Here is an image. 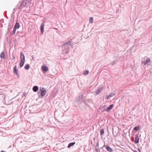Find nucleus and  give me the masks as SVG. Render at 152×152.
Instances as JSON below:
<instances>
[{"instance_id":"6e6552de","label":"nucleus","mask_w":152,"mask_h":152,"mask_svg":"<svg viewBox=\"0 0 152 152\" xmlns=\"http://www.w3.org/2000/svg\"><path fill=\"white\" fill-rule=\"evenodd\" d=\"M103 87H101L97 89L96 91V95H98L103 89Z\"/></svg>"},{"instance_id":"a211bd4d","label":"nucleus","mask_w":152,"mask_h":152,"mask_svg":"<svg viewBox=\"0 0 152 152\" xmlns=\"http://www.w3.org/2000/svg\"><path fill=\"white\" fill-rule=\"evenodd\" d=\"M5 54L4 52H2L0 54V57L2 58H4Z\"/></svg>"},{"instance_id":"cd10ccee","label":"nucleus","mask_w":152,"mask_h":152,"mask_svg":"<svg viewBox=\"0 0 152 152\" xmlns=\"http://www.w3.org/2000/svg\"><path fill=\"white\" fill-rule=\"evenodd\" d=\"M99 141H98L97 142L96 144V145L95 146V147H98L99 146Z\"/></svg>"},{"instance_id":"f257e3e1","label":"nucleus","mask_w":152,"mask_h":152,"mask_svg":"<svg viewBox=\"0 0 152 152\" xmlns=\"http://www.w3.org/2000/svg\"><path fill=\"white\" fill-rule=\"evenodd\" d=\"M72 39H70L69 41L66 42L63 44L62 46L63 49V51L64 53H68L70 48V46L72 45L71 43L72 42Z\"/></svg>"},{"instance_id":"393cba45","label":"nucleus","mask_w":152,"mask_h":152,"mask_svg":"<svg viewBox=\"0 0 152 152\" xmlns=\"http://www.w3.org/2000/svg\"><path fill=\"white\" fill-rule=\"evenodd\" d=\"M106 107H107V105L106 104H105L104 106H103L102 107L101 106L100 108V109H103V108H104V110H105V109Z\"/></svg>"},{"instance_id":"aec40b11","label":"nucleus","mask_w":152,"mask_h":152,"mask_svg":"<svg viewBox=\"0 0 152 152\" xmlns=\"http://www.w3.org/2000/svg\"><path fill=\"white\" fill-rule=\"evenodd\" d=\"M30 68V65L29 64H27L25 66L24 68L28 70Z\"/></svg>"},{"instance_id":"dca6fc26","label":"nucleus","mask_w":152,"mask_h":152,"mask_svg":"<svg viewBox=\"0 0 152 152\" xmlns=\"http://www.w3.org/2000/svg\"><path fill=\"white\" fill-rule=\"evenodd\" d=\"M25 60L23 61L22 60H20V67H22L23 66V65L24 64V62H25Z\"/></svg>"},{"instance_id":"b1692460","label":"nucleus","mask_w":152,"mask_h":152,"mask_svg":"<svg viewBox=\"0 0 152 152\" xmlns=\"http://www.w3.org/2000/svg\"><path fill=\"white\" fill-rule=\"evenodd\" d=\"M89 73V71L88 70L85 71L83 72V74L84 75H87Z\"/></svg>"},{"instance_id":"a878e982","label":"nucleus","mask_w":152,"mask_h":152,"mask_svg":"<svg viewBox=\"0 0 152 152\" xmlns=\"http://www.w3.org/2000/svg\"><path fill=\"white\" fill-rule=\"evenodd\" d=\"M95 151L96 152H100V150L99 148H96L95 149Z\"/></svg>"},{"instance_id":"c756f323","label":"nucleus","mask_w":152,"mask_h":152,"mask_svg":"<svg viewBox=\"0 0 152 152\" xmlns=\"http://www.w3.org/2000/svg\"><path fill=\"white\" fill-rule=\"evenodd\" d=\"M12 57L13 59L14 60L15 59V57L13 54L12 55Z\"/></svg>"},{"instance_id":"412c9836","label":"nucleus","mask_w":152,"mask_h":152,"mask_svg":"<svg viewBox=\"0 0 152 152\" xmlns=\"http://www.w3.org/2000/svg\"><path fill=\"white\" fill-rule=\"evenodd\" d=\"M115 95V94L113 93H112L110 94L107 97V99H109L110 97L113 96H114Z\"/></svg>"},{"instance_id":"f8f14e48","label":"nucleus","mask_w":152,"mask_h":152,"mask_svg":"<svg viewBox=\"0 0 152 152\" xmlns=\"http://www.w3.org/2000/svg\"><path fill=\"white\" fill-rule=\"evenodd\" d=\"M42 70L45 72L47 71L48 70V67L46 66H42Z\"/></svg>"},{"instance_id":"4be33fe9","label":"nucleus","mask_w":152,"mask_h":152,"mask_svg":"<svg viewBox=\"0 0 152 152\" xmlns=\"http://www.w3.org/2000/svg\"><path fill=\"white\" fill-rule=\"evenodd\" d=\"M93 18L91 17L89 19V23H93Z\"/></svg>"},{"instance_id":"6ab92c4d","label":"nucleus","mask_w":152,"mask_h":152,"mask_svg":"<svg viewBox=\"0 0 152 152\" xmlns=\"http://www.w3.org/2000/svg\"><path fill=\"white\" fill-rule=\"evenodd\" d=\"M150 60L149 59H147L146 61H143L142 63H143L145 65L147 64L148 62L150 61Z\"/></svg>"},{"instance_id":"f3484780","label":"nucleus","mask_w":152,"mask_h":152,"mask_svg":"<svg viewBox=\"0 0 152 152\" xmlns=\"http://www.w3.org/2000/svg\"><path fill=\"white\" fill-rule=\"evenodd\" d=\"M75 143V142H71L68 145V146L67 147L68 148H69L73 146V145H74Z\"/></svg>"},{"instance_id":"39448f33","label":"nucleus","mask_w":152,"mask_h":152,"mask_svg":"<svg viewBox=\"0 0 152 152\" xmlns=\"http://www.w3.org/2000/svg\"><path fill=\"white\" fill-rule=\"evenodd\" d=\"M45 26L44 23H42L41 25L40 30L42 34L44 31V28Z\"/></svg>"},{"instance_id":"9d476101","label":"nucleus","mask_w":152,"mask_h":152,"mask_svg":"<svg viewBox=\"0 0 152 152\" xmlns=\"http://www.w3.org/2000/svg\"><path fill=\"white\" fill-rule=\"evenodd\" d=\"M13 72L14 73H15L16 75H18V70L17 69L16 66L15 65L13 69Z\"/></svg>"},{"instance_id":"72a5a7b5","label":"nucleus","mask_w":152,"mask_h":152,"mask_svg":"<svg viewBox=\"0 0 152 152\" xmlns=\"http://www.w3.org/2000/svg\"><path fill=\"white\" fill-rule=\"evenodd\" d=\"M1 152H5V151H1Z\"/></svg>"},{"instance_id":"bb28decb","label":"nucleus","mask_w":152,"mask_h":152,"mask_svg":"<svg viewBox=\"0 0 152 152\" xmlns=\"http://www.w3.org/2000/svg\"><path fill=\"white\" fill-rule=\"evenodd\" d=\"M27 95V93L26 92H24L23 94V95L22 96V97H23V96H26Z\"/></svg>"},{"instance_id":"9b49d317","label":"nucleus","mask_w":152,"mask_h":152,"mask_svg":"<svg viewBox=\"0 0 152 152\" xmlns=\"http://www.w3.org/2000/svg\"><path fill=\"white\" fill-rule=\"evenodd\" d=\"M39 89L38 87L37 86H34L33 88V90L34 91L36 92Z\"/></svg>"},{"instance_id":"7c9ffc66","label":"nucleus","mask_w":152,"mask_h":152,"mask_svg":"<svg viewBox=\"0 0 152 152\" xmlns=\"http://www.w3.org/2000/svg\"><path fill=\"white\" fill-rule=\"evenodd\" d=\"M15 32H13L12 31L11 33V35H14L15 34Z\"/></svg>"},{"instance_id":"423d86ee","label":"nucleus","mask_w":152,"mask_h":152,"mask_svg":"<svg viewBox=\"0 0 152 152\" xmlns=\"http://www.w3.org/2000/svg\"><path fill=\"white\" fill-rule=\"evenodd\" d=\"M114 106V105L113 104L110 105L107 109L105 110V111H107V112H109L113 107Z\"/></svg>"},{"instance_id":"20e7f679","label":"nucleus","mask_w":152,"mask_h":152,"mask_svg":"<svg viewBox=\"0 0 152 152\" xmlns=\"http://www.w3.org/2000/svg\"><path fill=\"white\" fill-rule=\"evenodd\" d=\"M139 135L138 134H136L135 137V142L136 143H138L139 142Z\"/></svg>"},{"instance_id":"473e14b6","label":"nucleus","mask_w":152,"mask_h":152,"mask_svg":"<svg viewBox=\"0 0 152 152\" xmlns=\"http://www.w3.org/2000/svg\"><path fill=\"white\" fill-rule=\"evenodd\" d=\"M134 152H137V151L136 150H134Z\"/></svg>"},{"instance_id":"2f4dec72","label":"nucleus","mask_w":152,"mask_h":152,"mask_svg":"<svg viewBox=\"0 0 152 152\" xmlns=\"http://www.w3.org/2000/svg\"><path fill=\"white\" fill-rule=\"evenodd\" d=\"M138 150L139 151V152H140V148H138Z\"/></svg>"},{"instance_id":"c85d7f7f","label":"nucleus","mask_w":152,"mask_h":152,"mask_svg":"<svg viewBox=\"0 0 152 152\" xmlns=\"http://www.w3.org/2000/svg\"><path fill=\"white\" fill-rule=\"evenodd\" d=\"M16 29H15V28L14 27L13 30L12 31L15 32Z\"/></svg>"},{"instance_id":"f03ea898","label":"nucleus","mask_w":152,"mask_h":152,"mask_svg":"<svg viewBox=\"0 0 152 152\" xmlns=\"http://www.w3.org/2000/svg\"><path fill=\"white\" fill-rule=\"evenodd\" d=\"M31 2V0H28L26 1H20L18 3L17 5V7L19 9H21L23 8L26 6L27 5H28V4H27L30 3Z\"/></svg>"},{"instance_id":"2eb2a0df","label":"nucleus","mask_w":152,"mask_h":152,"mask_svg":"<svg viewBox=\"0 0 152 152\" xmlns=\"http://www.w3.org/2000/svg\"><path fill=\"white\" fill-rule=\"evenodd\" d=\"M140 129V126L138 125L137 126H136L134 128V130H135L136 131H138Z\"/></svg>"},{"instance_id":"4468645a","label":"nucleus","mask_w":152,"mask_h":152,"mask_svg":"<svg viewBox=\"0 0 152 152\" xmlns=\"http://www.w3.org/2000/svg\"><path fill=\"white\" fill-rule=\"evenodd\" d=\"M83 94H81L77 98V101L78 102H79L83 97Z\"/></svg>"},{"instance_id":"1a4fd4ad","label":"nucleus","mask_w":152,"mask_h":152,"mask_svg":"<svg viewBox=\"0 0 152 152\" xmlns=\"http://www.w3.org/2000/svg\"><path fill=\"white\" fill-rule=\"evenodd\" d=\"M20 60H25V58L24 54L23 53L20 52Z\"/></svg>"},{"instance_id":"ddd939ff","label":"nucleus","mask_w":152,"mask_h":152,"mask_svg":"<svg viewBox=\"0 0 152 152\" xmlns=\"http://www.w3.org/2000/svg\"><path fill=\"white\" fill-rule=\"evenodd\" d=\"M20 27V25L18 23L16 22L14 27L15 29H18Z\"/></svg>"},{"instance_id":"5701e85b","label":"nucleus","mask_w":152,"mask_h":152,"mask_svg":"<svg viewBox=\"0 0 152 152\" xmlns=\"http://www.w3.org/2000/svg\"><path fill=\"white\" fill-rule=\"evenodd\" d=\"M104 131L103 129H100V134L101 135H103L104 134Z\"/></svg>"},{"instance_id":"0eeeda50","label":"nucleus","mask_w":152,"mask_h":152,"mask_svg":"<svg viewBox=\"0 0 152 152\" xmlns=\"http://www.w3.org/2000/svg\"><path fill=\"white\" fill-rule=\"evenodd\" d=\"M106 149L108 151L110 152H113V150L112 148H110L109 146L106 145L105 146Z\"/></svg>"},{"instance_id":"7ed1b4c3","label":"nucleus","mask_w":152,"mask_h":152,"mask_svg":"<svg viewBox=\"0 0 152 152\" xmlns=\"http://www.w3.org/2000/svg\"><path fill=\"white\" fill-rule=\"evenodd\" d=\"M40 90L41 91V95L42 97L45 95L46 94V90L44 87H42V88H40Z\"/></svg>"}]
</instances>
